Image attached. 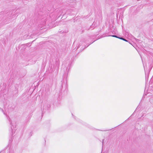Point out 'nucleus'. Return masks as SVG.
Here are the masks:
<instances>
[{
  "label": "nucleus",
  "instance_id": "obj_1",
  "mask_svg": "<svg viewBox=\"0 0 153 153\" xmlns=\"http://www.w3.org/2000/svg\"><path fill=\"white\" fill-rule=\"evenodd\" d=\"M10 124L13 126V128L14 126L13 125V123L12 122H10ZM11 129L12 130V134L13 135L14 134V133L15 132V130H13V129H12V126H11Z\"/></svg>",
  "mask_w": 153,
  "mask_h": 153
},
{
  "label": "nucleus",
  "instance_id": "obj_2",
  "mask_svg": "<svg viewBox=\"0 0 153 153\" xmlns=\"http://www.w3.org/2000/svg\"><path fill=\"white\" fill-rule=\"evenodd\" d=\"M119 39H121L125 41L128 42V41L126 39L123 38H122V37L119 38Z\"/></svg>",
  "mask_w": 153,
  "mask_h": 153
},
{
  "label": "nucleus",
  "instance_id": "obj_3",
  "mask_svg": "<svg viewBox=\"0 0 153 153\" xmlns=\"http://www.w3.org/2000/svg\"><path fill=\"white\" fill-rule=\"evenodd\" d=\"M111 36L114 37H115L118 38H119V37H118L116 35H111Z\"/></svg>",
  "mask_w": 153,
  "mask_h": 153
},
{
  "label": "nucleus",
  "instance_id": "obj_4",
  "mask_svg": "<svg viewBox=\"0 0 153 153\" xmlns=\"http://www.w3.org/2000/svg\"><path fill=\"white\" fill-rule=\"evenodd\" d=\"M0 109H1V110L3 112V110L2 109H1V108H0Z\"/></svg>",
  "mask_w": 153,
  "mask_h": 153
},
{
  "label": "nucleus",
  "instance_id": "obj_5",
  "mask_svg": "<svg viewBox=\"0 0 153 153\" xmlns=\"http://www.w3.org/2000/svg\"><path fill=\"white\" fill-rule=\"evenodd\" d=\"M43 25H44L45 24V23H43Z\"/></svg>",
  "mask_w": 153,
  "mask_h": 153
},
{
  "label": "nucleus",
  "instance_id": "obj_6",
  "mask_svg": "<svg viewBox=\"0 0 153 153\" xmlns=\"http://www.w3.org/2000/svg\"><path fill=\"white\" fill-rule=\"evenodd\" d=\"M103 140H102V143H103Z\"/></svg>",
  "mask_w": 153,
  "mask_h": 153
},
{
  "label": "nucleus",
  "instance_id": "obj_7",
  "mask_svg": "<svg viewBox=\"0 0 153 153\" xmlns=\"http://www.w3.org/2000/svg\"><path fill=\"white\" fill-rule=\"evenodd\" d=\"M4 114H5V113H4Z\"/></svg>",
  "mask_w": 153,
  "mask_h": 153
}]
</instances>
